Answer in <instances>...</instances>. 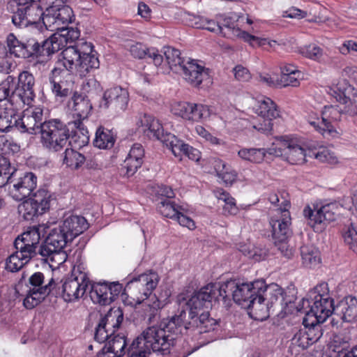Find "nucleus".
I'll return each instance as SVG.
<instances>
[{"mask_svg":"<svg viewBox=\"0 0 357 357\" xmlns=\"http://www.w3.org/2000/svg\"><path fill=\"white\" fill-rule=\"evenodd\" d=\"M91 43L85 41L84 39L78 40L73 45H70L63 50V52H70L73 56V62L75 63L81 56L97 54L93 49Z\"/></svg>","mask_w":357,"mask_h":357,"instance_id":"c03bdc74","label":"nucleus"},{"mask_svg":"<svg viewBox=\"0 0 357 357\" xmlns=\"http://www.w3.org/2000/svg\"><path fill=\"white\" fill-rule=\"evenodd\" d=\"M123 285L118 282H96L91 284L90 297L94 303L107 305L112 303L123 291Z\"/></svg>","mask_w":357,"mask_h":357,"instance_id":"dca6fc26","label":"nucleus"},{"mask_svg":"<svg viewBox=\"0 0 357 357\" xmlns=\"http://www.w3.org/2000/svg\"><path fill=\"white\" fill-rule=\"evenodd\" d=\"M130 52L135 58L151 59L153 63L156 66H160L163 62V56L159 54V52L155 47H147L141 43H136L130 47Z\"/></svg>","mask_w":357,"mask_h":357,"instance_id":"f704fd0d","label":"nucleus"},{"mask_svg":"<svg viewBox=\"0 0 357 357\" xmlns=\"http://www.w3.org/2000/svg\"><path fill=\"white\" fill-rule=\"evenodd\" d=\"M174 115L192 122H199L210 116L211 112L207 105L189 102H176L172 105Z\"/></svg>","mask_w":357,"mask_h":357,"instance_id":"a211bd4d","label":"nucleus"},{"mask_svg":"<svg viewBox=\"0 0 357 357\" xmlns=\"http://www.w3.org/2000/svg\"><path fill=\"white\" fill-rule=\"evenodd\" d=\"M61 225L72 240L89 228V223L83 216L73 215L66 218Z\"/></svg>","mask_w":357,"mask_h":357,"instance_id":"72a5a7b5","label":"nucleus"},{"mask_svg":"<svg viewBox=\"0 0 357 357\" xmlns=\"http://www.w3.org/2000/svg\"><path fill=\"white\" fill-rule=\"evenodd\" d=\"M43 229V227L40 225L29 227L21 236L15 239L14 242L15 249L29 251L31 256L35 257L37 254L36 248L40 240V234Z\"/></svg>","mask_w":357,"mask_h":357,"instance_id":"a878e982","label":"nucleus"},{"mask_svg":"<svg viewBox=\"0 0 357 357\" xmlns=\"http://www.w3.org/2000/svg\"><path fill=\"white\" fill-rule=\"evenodd\" d=\"M305 303L310 308L308 314L314 316L315 321L323 323L333 313L335 314V305L333 298L309 296L308 298L303 299V305Z\"/></svg>","mask_w":357,"mask_h":357,"instance_id":"5701e85b","label":"nucleus"},{"mask_svg":"<svg viewBox=\"0 0 357 357\" xmlns=\"http://www.w3.org/2000/svg\"><path fill=\"white\" fill-rule=\"evenodd\" d=\"M323 327L321 323L312 322L310 326H305L304 329L299 330L293 338L299 345L312 344L317 342L323 335Z\"/></svg>","mask_w":357,"mask_h":357,"instance_id":"c756f323","label":"nucleus"},{"mask_svg":"<svg viewBox=\"0 0 357 357\" xmlns=\"http://www.w3.org/2000/svg\"><path fill=\"white\" fill-rule=\"evenodd\" d=\"M33 257L29 251L16 250L6 260V268L10 272H17Z\"/></svg>","mask_w":357,"mask_h":357,"instance_id":"79ce46f5","label":"nucleus"},{"mask_svg":"<svg viewBox=\"0 0 357 357\" xmlns=\"http://www.w3.org/2000/svg\"><path fill=\"white\" fill-rule=\"evenodd\" d=\"M34 86L35 77L32 73L27 70L19 73L17 82L13 90V98H17L18 107L32 104L36 98Z\"/></svg>","mask_w":357,"mask_h":357,"instance_id":"4468645a","label":"nucleus"},{"mask_svg":"<svg viewBox=\"0 0 357 357\" xmlns=\"http://www.w3.org/2000/svg\"><path fill=\"white\" fill-rule=\"evenodd\" d=\"M255 112L261 119H275L279 116V111L275 102L269 98L259 102Z\"/></svg>","mask_w":357,"mask_h":357,"instance_id":"49530a36","label":"nucleus"},{"mask_svg":"<svg viewBox=\"0 0 357 357\" xmlns=\"http://www.w3.org/2000/svg\"><path fill=\"white\" fill-rule=\"evenodd\" d=\"M116 137L111 130L102 126L97 128L96 137L93 139V145L102 149H111L114 146Z\"/></svg>","mask_w":357,"mask_h":357,"instance_id":"a18cd8bd","label":"nucleus"},{"mask_svg":"<svg viewBox=\"0 0 357 357\" xmlns=\"http://www.w3.org/2000/svg\"><path fill=\"white\" fill-rule=\"evenodd\" d=\"M17 114L11 109L0 110V132H8L13 129L17 130Z\"/></svg>","mask_w":357,"mask_h":357,"instance_id":"864d4df0","label":"nucleus"},{"mask_svg":"<svg viewBox=\"0 0 357 357\" xmlns=\"http://www.w3.org/2000/svg\"><path fill=\"white\" fill-rule=\"evenodd\" d=\"M341 206L334 202L326 204L317 209H312L307 206L303 209V215L307 221V224L316 230L318 225L325 226L331 222L336 220Z\"/></svg>","mask_w":357,"mask_h":357,"instance_id":"9b49d317","label":"nucleus"},{"mask_svg":"<svg viewBox=\"0 0 357 357\" xmlns=\"http://www.w3.org/2000/svg\"><path fill=\"white\" fill-rule=\"evenodd\" d=\"M44 109L41 107H31L17 114V130L21 133L36 135L41 132L45 121Z\"/></svg>","mask_w":357,"mask_h":357,"instance_id":"f8f14e48","label":"nucleus"},{"mask_svg":"<svg viewBox=\"0 0 357 357\" xmlns=\"http://www.w3.org/2000/svg\"><path fill=\"white\" fill-rule=\"evenodd\" d=\"M342 113V109L338 107L325 106L321 112V119L319 117L310 119L308 122L324 137H333L337 135V132L333 123L341 120Z\"/></svg>","mask_w":357,"mask_h":357,"instance_id":"ddd939ff","label":"nucleus"},{"mask_svg":"<svg viewBox=\"0 0 357 357\" xmlns=\"http://www.w3.org/2000/svg\"><path fill=\"white\" fill-rule=\"evenodd\" d=\"M232 16L225 17L220 24L221 31L220 33L224 37L232 38L238 37L243 38L252 47L264 46L268 43L266 38H261L251 35L245 31L236 27V20Z\"/></svg>","mask_w":357,"mask_h":357,"instance_id":"aec40b11","label":"nucleus"},{"mask_svg":"<svg viewBox=\"0 0 357 357\" xmlns=\"http://www.w3.org/2000/svg\"><path fill=\"white\" fill-rule=\"evenodd\" d=\"M258 82L270 87L280 86V79L275 74L260 73L257 77Z\"/></svg>","mask_w":357,"mask_h":357,"instance_id":"338daca9","label":"nucleus"},{"mask_svg":"<svg viewBox=\"0 0 357 357\" xmlns=\"http://www.w3.org/2000/svg\"><path fill=\"white\" fill-rule=\"evenodd\" d=\"M127 344V338L124 334L115 333L107 340L105 346L106 347V349H110L113 352L119 354L120 357H122L126 354Z\"/></svg>","mask_w":357,"mask_h":357,"instance_id":"5fc2aeb1","label":"nucleus"},{"mask_svg":"<svg viewBox=\"0 0 357 357\" xmlns=\"http://www.w3.org/2000/svg\"><path fill=\"white\" fill-rule=\"evenodd\" d=\"M214 168L217 176L226 184L231 185L236 178V173L234 171H229L225 162L220 160L215 161Z\"/></svg>","mask_w":357,"mask_h":357,"instance_id":"4d7b16f0","label":"nucleus"},{"mask_svg":"<svg viewBox=\"0 0 357 357\" xmlns=\"http://www.w3.org/2000/svg\"><path fill=\"white\" fill-rule=\"evenodd\" d=\"M72 108L79 119H86L93 107L88 96L84 93L75 91L71 98Z\"/></svg>","mask_w":357,"mask_h":357,"instance_id":"4c0bfd02","label":"nucleus"},{"mask_svg":"<svg viewBox=\"0 0 357 357\" xmlns=\"http://www.w3.org/2000/svg\"><path fill=\"white\" fill-rule=\"evenodd\" d=\"M129 93L128 91L120 86L107 89L103 93L100 102V107L110 108L116 113L124 112L128 105Z\"/></svg>","mask_w":357,"mask_h":357,"instance_id":"4be33fe9","label":"nucleus"},{"mask_svg":"<svg viewBox=\"0 0 357 357\" xmlns=\"http://www.w3.org/2000/svg\"><path fill=\"white\" fill-rule=\"evenodd\" d=\"M289 204L286 202L284 208L281 207L276 210L280 216L275 215L270 219L272 238L275 246L284 257L290 258L293 255V249L288 245V238L291 236V217L286 206Z\"/></svg>","mask_w":357,"mask_h":357,"instance_id":"39448f33","label":"nucleus"},{"mask_svg":"<svg viewBox=\"0 0 357 357\" xmlns=\"http://www.w3.org/2000/svg\"><path fill=\"white\" fill-rule=\"evenodd\" d=\"M38 252L52 267H58L64 263L68 257L63 249H54L49 248L48 245H40Z\"/></svg>","mask_w":357,"mask_h":357,"instance_id":"58836bf2","label":"nucleus"},{"mask_svg":"<svg viewBox=\"0 0 357 357\" xmlns=\"http://www.w3.org/2000/svg\"><path fill=\"white\" fill-rule=\"evenodd\" d=\"M17 11L12 16L13 23L19 28L36 24L45 17L46 10L38 3H29L26 6H18Z\"/></svg>","mask_w":357,"mask_h":357,"instance_id":"6ab92c4d","label":"nucleus"},{"mask_svg":"<svg viewBox=\"0 0 357 357\" xmlns=\"http://www.w3.org/2000/svg\"><path fill=\"white\" fill-rule=\"evenodd\" d=\"M11 167L8 160L4 157L0 158V187L10 183L11 178Z\"/></svg>","mask_w":357,"mask_h":357,"instance_id":"0e129e2a","label":"nucleus"},{"mask_svg":"<svg viewBox=\"0 0 357 357\" xmlns=\"http://www.w3.org/2000/svg\"><path fill=\"white\" fill-rule=\"evenodd\" d=\"M71 241H73V240L69 238L64 228L59 225L50 230L48 236L45 238V243L41 245H48L49 248L59 250L64 249L68 243Z\"/></svg>","mask_w":357,"mask_h":357,"instance_id":"c9c22d12","label":"nucleus"},{"mask_svg":"<svg viewBox=\"0 0 357 357\" xmlns=\"http://www.w3.org/2000/svg\"><path fill=\"white\" fill-rule=\"evenodd\" d=\"M100 61L97 54L81 56L74 63L73 66L77 73L81 77H85L91 70L99 68Z\"/></svg>","mask_w":357,"mask_h":357,"instance_id":"a19ab883","label":"nucleus"},{"mask_svg":"<svg viewBox=\"0 0 357 357\" xmlns=\"http://www.w3.org/2000/svg\"><path fill=\"white\" fill-rule=\"evenodd\" d=\"M137 124L143 128L144 132L149 138H155L160 140L167 147L169 146L170 142L166 140H167L168 135H174L169 132H165L161 123L153 116L147 114H143Z\"/></svg>","mask_w":357,"mask_h":357,"instance_id":"393cba45","label":"nucleus"},{"mask_svg":"<svg viewBox=\"0 0 357 357\" xmlns=\"http://www.w3.org/2000/svg\"><path fill=\"white\" fill-rule=\"evenodd\" d=\"M123 320V313L120 308H111L107 314L102 316L99 321L115 333Z\"/></svg>","mask_w":357,"mask_h":357,"instance_id":"3c124183","label":"nucleus"},{"mask_svg":"<svg viewBox=\"0 0 357 357\" xmlns=\"http://www.w3.org/2000/svg\"><path fill=\"white\" fill-rule=\"evenodd\" d=\"M56 30L58 32L50 37L51 48L54 53L61 50L68 43H75L80 36V31L77 28L62 26Z\"/></svg>","mask_w":357,"mask_h":357,"instance_id":"bb28decb","label":"nucleus"},{"mask_svg":"<svg viewBox=\"0 0 357 357\" xmlns=\"http://www.w3.org/2000/svg\"><path fill=\"white\" fill-rule=\"evenodd\" d=\"M90 284L87 274L81 270L80 266L75 267L73 275L66 279L62 285L64 301L72 302L82 297Z\"/></svg>","mask_w":357,"mask_h":357,"instance_id":"9d476101","label":"nucleus"},{"mask_svg":"<svg viewBox=\"0 0 357 357\" xmlns=\"http://www.w3.org/2000/svg\"><path fill=\"white\" fill-rule=\"evenodd\" d=\"M144 157V149L142 144H134L122 165V168L126 169V174L128 176L134 175L137 169L141 167Z\"/></svg>","mask_w":357,"mask_h":357,"instance_id":"2f4dec72","label":"nucleus"},{"mask_svg":"<svg viewBox=\"0 0 357 357\" xmlns=\"http://www.w3.org/2000/svg\"><path fill=\"white\" fill-rule=\"evenodd\" d=\"M56 284L54 280L51 278L47 283H45V276L41 272H36L29 278L27 287L29 290L24 299L23 304L26 309H33L50 294Z\"/></svg>","mask_w":357,"mask_h":357,"instance_id":"0eeeda50","label":"nucleus"},{"mask_svg":"<svg viewBox=\"0 0 357 357\" xmlns=\"http://www.w3.org/2000/svg\"><path fill=\"white\" fill-rule=\"evenodd\" d=\"M6 44L9 54L24 59V54L26 52L24 51V42L18 40L13 33H9L6 38Z\"/></svg>","mask_w":357,"mask_h":357,"instance_id":"bf43d9fd","label":"nucleus"},{"mask_svg":"<svg viewBox=\"0 0 357 357\" xmlns=\"http://www.w3.org/2000/svg\"><path fill=\"white\" fill-rule=\"evenodd\" d=\"M50 38L38 42L36 38H31L24 42V59L30 57L50 56L54 54L50 45Z\"/></svg>","mask_w":357,"mask_h":357,"instance_id":"473e14b6","label":"nucleus"},{"mask_svg":"<svg viewBox=\"0 0 357 357\" xmlns=\"http://www.w3.org/2000/svg\"><path fill=\"white\" fill-rule=\"evenodd\" d=\"M50 88L52 93L56 98L63 100L72 94V89L69 87V84L62 81H51Z\"/></svg>","mask_w":357,"mask_h":357,"instance_id":"052dcab7","label":"nucleus"},{"mask_svg":"<svg viewBox=\"0 0 357 357\" xmlns=\"http://www.w3.org/2000/svg\"><path fill=\"white\" fill-rule=\"evenodd\" d=\"M270 307H271L268 303L266 302L264 296L258 294L250 301L245 308L250 310V313L255 319L263 321L269 317Z\"/></svg>","mask_w":357,"mask_h":357,"instance_id":"e433bc0d","label":"nucleus"},{"mask_svg":"<svg viewBox=\"0 0 357 357\" xmlns=\"http://www.w3.org/2000/svg\"><path fill=\"white\" fill-rule=\"evenodd\" d=\"M170 142L168 146L171 149L172 153L181 160V155L183 154L187 156L190 160L193 161H199L201 158L200 151L190 146L188 144L184 143L182 140L178 139L175 135H168L167 140Z\"/></svg>","mask_w":357,"mask_h":357,"instance_id":"c85d7f7f","label":"nucleus"},{"mask_svg":"<svg viewBox=\"0 0 357 357\" xmlns=\"http://www.w3.org/2000/svg\"><path fill=\"white\" fill-rule=\"evenodd\" d=\"M115 333L108 328L105 324L98 321V324L95 328L94 340L100 343H103L109 339Z\"/></svg>","mask_w":357,"mask_h":357,"instance_id":"680f3d73","label":"nucleus"},{"mask_svg":"<svg viewBox=\"0 0 357 357\" xmlns=\"http://www.w3.org/2000/svg\"><path fill=\"white\" fill-rule=\"evenodd\" d=\"M206 286L213 287V294L218 296V301L222 299L225 304L230 302L231 296L234 301L243 307L247 306L250 301L252 300L259 291L264 287V280H257L251 282H239L236 280H229L222 284H208Z\"/></svg>","mask_w":357,"mask_h":357,"instance_id":"20e7f679","label":"nucleus"},{"mask_svg":"<svg viewBox=\"0 0 357 357\" xmlns=\"http://www.w3.org/2000/svg\"><path fill=\"white\" fill-rule=\"evenodd\" d=\"M73 18V11L70 6L52 2V5L46 8L43 24L47 29L54 31L60 29L61 25L72 22Z\"/></svg>","mask_w":357,"mask_h":357,"instance_id":"2eb2a0df","label":"nucleus"},{"mask_svg":"<svg viewBox=\"0 0 357 357\" xmlns=\"http://www.w3.org/2000/svg\"><path fill=\"white\" fill-rule=\"evenodd\" d=\"M185 79L192 86L198 87L203 82H211L209 69L199 65L194 60L188 61L180 70Z\"/></svg>","mask_w":357,"mask_h":357,"instance_id":"b1692460","label":"nucleus"},{"mask_svg":"<svg viewBox=\"0 0 357 357\" xmlns=\"http://www.w3.org/2000/svg\"><path fill=\"white\" fill-rule=\"evenodd\" d=\"M157 209L162 216L176 220L183 227L190 229L195 228V222L183 213L185 211L183 206L176 204L172 199L160 198Z\"/></svg>","mask_w":357,"mask_h":357,"instance_id":"412c9836","label":"nucleus"},{"mask_svg":"<svg viewBox=\"0 0 357 357\" xmlns=\"http://www.w3.org/2000/svg\"><path fill=\"white\" fill-rule=\"evenodd\" d=\"M211 286H204L198 291L195 292L189 299L183 294L178 296L182 309L177 312L178 319H181L182 331H197L198 333H208L214 331L218 325V321L210 317L208 312L203 311L204 308L211 307L213 300L218 301V296L213 294Z\"/></svg>","mask_w":357,"mask_h":357,"instance_id":"f257e3e1","label":"nucleus"},{"mask_svg":"<svg viewBox=\"0 0 357 357\" xmlns=\"http://www.w3.org/2000/svg\"><path fill=\"white\" fill-rule=\"evenodd\" d=\"M344 243L357 255V230L351 225L343 234Z\"/></svg>","mask_w":357,"mask_h":357,"instance_id":"e2e57ef3","label":"nucleus"},{"mask_svg":"<svg viewBox=\"0 0 357 357\" xmlns=\"http://www.w3.org/2000/svg\"><path fill=\"white\" fill-rule=\"evenodd\" d=\"M301 53L305 57L315 61L319 60L323 55L322 50L315 45H309L301 48Z\"/></svg>","mask_w":357,"mask_h":357,"instance_id":"69168bd1","label":"nucleus"},{"mask_svg":"<svg viewBox=\"0 0 357 357\" xmlns=\"http://www.w3.org/2000/svg\"><path fill=\"white\" fill-rule=\"evenodd\" d=\"M349 344L348 337L343 335H334L331 341V347H333L335 351L340 352L341 350L346 349Z\"/></svg>","mask_w":357,"mask_h":357,"instance_id":"774afa93","label":"nucleus"},{"mask_svg":"<svg viewBox=\"0 0 357 357\" xmlns=\"http://www.w3.org/2000/svg\"><path fill=\"white\" fill-rule=\"evenodd\" d=\"M303 264L307 267L318 265L321 261L320 254L317 249L303 246L301 249Z\"/></svg>","mask_w":357,"mask_h":357,"instance_id":"13d9d810","label":"nucleus"},{"mask_svg":"<svg viewBox=\"0 0 357 357\" xmlns=\"http://www.w3.org/2000/svg\"><path fill=\"white\" fill-rule=\"evenodd\" d=\"M62 162L71 169H78L84 163L86 158L79 152L70 148H66L61 154Z\"/></svg>","mask_w":357,"mask_h":357,"instance_id":"de8ad7c7","label":"nucleus"},{"mask_svg":"<svg viewBox=\"0 0 357 357\" xmlns=\"http://www.w3.org/2000/svg\"><path fill=\"white\" fill-rule=\"evenodd\" d=\"M77 128L83 135L88 133L80 120L66 124L60 119H53L45 121L40 132V142L43 147L52 152H58L64 149L71 135H77Z\"/></svg>","mask_w":357,"mask_h":357,"instance_id":"7ed1b4c3","label":"nucleus"},{"mask_svg":"<svg viewBox=\"0 0 357 357\" xmlns=\"http://www.w3.org/2000/svg\"><path fill=\"white\" fill-rule=\"evenodd\" d=\"M159 280L160 278L156 272L149 271L128 281L124 291H129L140 302L148 298L156 288Z\"/></svg>","mask_w":357,"mask_h":357,"instance_id":"1a4fd4ad","label":"nucleus"},{"mask_svg":"<svg viewBox=\"0 0 357 357\" xmlns=\"http://www.w3.org/2000/svg\"><path fill=\"white\" fill-rule=\"evenodd\" d=\"M164 54L169 68L175 73H180V70L186 63L181 56L180 51L171 47H167L165 48Z\"/></svg>","mask_w":357,"mask_h":357,"instance_id":"603ef678","label":"nucleus"},{"mask_svg":"<svg viewBox=\"0 0 357 357\" xmlns=\"http://www.w3.org/2000/svg\"><path fill=\"white\" fill-rule=\"evenodd\" d=\"M181 320L176 312L170 318L162 319L159 324L148 327L132 342L142 347L147 355L151 351L163 356L169 354L176 336L183 333Z\"/></svg>","mask_w":357,"mask_h":357,"instance_id":"f03ea898","label":"nucleus"},{"mask_svg":"<svg viewBox=\"0 0 357 357\" xmlns=\"http://www.w3.org/2000/svg\"><path fill=\"white\" fill-rule=\"evenodd\" d=\"M73 54L68 52H61L59 55L58 60L55 63V66L50 71L48 76L49 82L51 81H62V78L64 77L67 72L72 73L73 71L74 63L73 62Z\"/></svg>","mask_w":357,"mask_h":357,"instance_id":"cd10ccee","label":"nucleus"},{"mask_svg":"<svg viewBox=\"0 0 357 357\" xmlns=\"http://www.w3.org/2000/svg\"><path fill=\"white\" fill-rule=\"evenodd\" d=\"M37 184L38 177L33 172L13 169L8 183L9 193L13 199L22 201L34 194Z\"/></svg>","mask_w":357,"mask_h":357,"instance_id":"6e6552de","label":"nucleus"},{"mask_svg":"<svg viewBox=\"0 0 357 357\" xmlns=\"http://www.w3.org/2000/svg\"><path fill=\"white\" fill-rule=\"evenodd\" d=\"M266 154V149L263 148H243L240 149L238 152V156L243 160L255 163L261 162Z\"/></svg>","mask_w":357,"mask_h":357,"instance_id":"6e6d98bb","label":"nucleus"},{"mask_svg":"<svg viewBox=\"0 0 357 357\" xmlns=\"http://www.w3.org/2000/svg\"><path fill=\"white\" fill-rule=\"evenodd\" d=\"M333 96L337 101L341 103H347L355 100L357 97V89L351 85L346 79L339 81L333 90Z\"/></svg>","mask_w":357,"mask_h":357,"instance_id":"ea45409f","label":"nucleus"},{"mask_svg":"<svg viewBox=\"0 0 357 357\" xmlns=\"http://www.w3.org/2000/svg\"><path fill=\"white\" fill-rule=\"evenodd\" d=\"M174 115L192 122H199L210 116L211 112L207 105L189 102H176L172 105Z\"/></svg>","mask_w":357,"mask_h":357,"instance_id":"f3484780","label":"nucleus"},{"mask_svg":"<svg viewBox=\"0 0 357 357\" xmlns=\"http://www.w3.org/2000/svg\"><path fill=\"white\" fill-rule=\"evenodd\" d=\"M53 199L52 194L46 188H39L32 198L19 205L18 212L25 220H33L50 209Z\"/></svg>","mask_w":357,"mask_h":357,"instance_id":"423d86ee","label":"nucleus"},{"mask_svg":"<svg viewBox=\"0 0 357 357\" xmlns=\"http://www.w3.org/2000/svg\"><path fill=\"white\" fill-rule=\"evenodd\" d=\"M335 314L344 322L357 321V298L345 296L335 305Z\"/></svg>","mask_w":357,"mask_h":357,"instance_id":"7c9ffc66","label":"nucleus"},{"mask_svg":"<svg viewBox=\"0 0 357 357\" xmlns=\"http://www.w3.org/2000/svg\"><path fill=\"white\" fill-rule=\"evenodd\" d=\"M284 157L292 165H302L305 162L306 153L304 149L292 142H284Z\"/></svg>","mask_w":357,"mask_h":357,"instance_id":"37998d69","label":"nucleus"},{"mask_svg":"<svg viewBox=\"0 0 357 357\" xmlns=\"http://www.w3.org/2000/svg\"><path fill=\"white\" fill-rule=\"evenodd\" d=\"M15 77L13 75H8L0 83V103L3 101H7L10 105L18 107L17 98L13 99V90L11 88L15 84Z\"/></svg>","mask_w":357,"mask_h":357,"instance_id":"09e8293b","label":"nucleus"},{"mask_svg":"<svg viewBox=\"0 0 357 357\" xmlns=\"http://www.w3.org/2000/svg\"><path fill=\"white\" fill-rule=\"evenodd\" d=\"M259 294L264 296L265 301L272 307L278 301L281 303L284 289L276 283L267 285L264 282V287L259 291Z\"/></svg>","mask_w":357,"mask_h":357,"instance_id":"8fccbe9b","label":"nucleus"}]
</instances>
